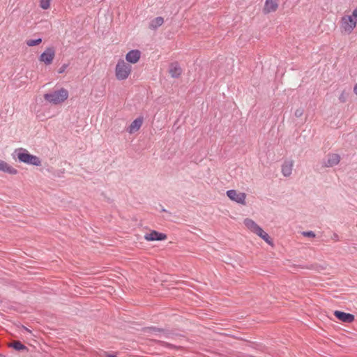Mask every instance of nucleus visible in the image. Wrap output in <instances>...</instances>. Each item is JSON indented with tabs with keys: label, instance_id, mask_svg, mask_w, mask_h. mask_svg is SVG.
I'll list each match as a JSON object with an SVG mask.
<instances>
[{
	"label": "nucleus",
	"instance_id": "18",
	"mask_svg": "<svg viewBox=\"0 0 357 357\" xmlns=\"http://www.w3.org/2000/svg\"><path fill=\"white\" fill-rule=\"evenodd\" d=\"M26 44L29 47H33L40 45L42 43L41 38L38 39H28L26 40Z\"/></svg>",
	"mask_w": 357,
	"mask_h": 357
},
{
	"label": "nucleus",
	"instance_id": "20",
	"mask_svg": "<svg viewBox=\"0 0 357 357\" xmlns=\"http://www.w3.org/2000/svg\"><path fill=\"white\" fill-rule=\"evenodd\" d=\"M40 6L44 10L48 9L50 6V0H41Z\"/></svg>",
	"mask_w": 357,
	"mask_h": 357
},
{
	"label": "nucleus",
	"instance_id": "24",
	"mask_svg": "<svg viewBox=\"0 0 357 357\" xmlns=\"http://www.w3.org/2000/svg\"><path fill=\"white\" fill-rule=\"evenodd\" d=\"M107 357H116V356L111 355V354H107Z\"/></svg>",
	"mask_w": 357,
	"mask_h": 357
},
{
	"label": "nucleus",
	"instance_id": "23",
	"mask_svg": "<svg viewBox=\"0 0 357 357\" xmlns=\"http://www.w3.org/2000/svg\"><path fill=\"white\" fill-rule=\"evenodd\" d=\"M295 114L296 116H299L302 114V112L297 111V112H296Z\"/></svg>",
	"mask_w": 357,
	"mask_h": 357
},
{
	"label": "nucleus",
	"instance_id": "8",
	"mask_svg": "<svg viewBox=\"0 0 357 357\" xmlns=\"http://www.w3.org/2000/svg\"><path fill=\"white\" fill-rule=\"evenodd\" d=\"M280 0H265L263 13L265 15L275 13L279 8Z\"/></svg>",
	"mask_w": 357,
	"mask_h": 357
},
{
	"label": "nucleus",
	"instance_id": "15",
	"mask_svg": "<svg viewBox=\"0 0 357 357\" xmlns=\"http://www.w3.org/2000/svg\"><path fill=\"white\" fill-rule=\"evenodd\" d=\"M0 171L8 173L10 175H15L17 174V170L15 167L2 160H0Z\"/></svg>",
	"mask_w": 357,
	"mask_h": 357
},
{
	"label": "nucleus",
	"instance_id": "14",
	"mask_svg": "<svg viewBox=\"0 0 357 357\" xmlns=\"http://www.w3.org/2000/svg\"><path fill=\"white\" fill-rule=\"evenodd\" d=\"M142 123H143V118L142 117L137 118L128 126L127 131L130 134L135 133L140 129V128L142 126Z\"/></svg>",
	"mask_w": 357,
	"mask_h": 357
},
{
	"label": "nucleus",
	"instance_id": "19",
	"mask_svg": "<svg viewBox=\"0 0 357 357\" xmlns=\"http://www.w3.org/2000/svg\"><path fill=\"white\" fill-rule=\"evenodd\" d=\"M10 347H13L16 350H23L26 349V347L22 344L20 341H15L11 344Z\"/></svg>",
	"mask_w": 357,
	"mask_h": 357
},
{
	"label": "nucleus",
	"instance_id": "10",
	"mask_svg": "<svg viewBox=\"0 0 357 357\" xmlns=\"http://www.w3.org/2000/svg\"><path fill=\"white\" fill-rule=\"evenodd\" d=\"M167 238V235L163 233H160L157 231L152 230L151 232L144 235V239L147 241H164Z\"/></svg>",
	"mask_w": 357,
	"mask_h": 357
},
{
	"label": "nucleus",
	"instance_id": "4",
	"mask_svg": "<svg viewBox=\"0 0 357 357\" xmlns=\"http://www.w3.org/2000/svg\"><path fill=\"white\" fill-rule=\"evenodd\" d=\"M69 93L67 89L61 88L59 90L44 95V99L53 105H60L64 102L68 98Z\"/></svg>",
	"mask_w": 357,
	"mask_h": 357
},
{
	"label": "nucleus",
	"instance_id": "11",
	"mask_svg": "<svg viewBox=\"0 0 357 357\" xmlns=\"http://www.w3.org/2000/svg\"><path fill=\"white\" fill-rule=\"evenodd\" d=\"M141 57V52L138 50H133L128 52L126 55V60L131 64L137 63Z\"/></svg>",
	"mask_w": 357,
	"mask_h": 357
},
{
	"label": "nucleus",
	"instance_id": "17",
	"mask_svg": "<svg viewBox=\"0 0 357 357\" xmlns=\"http://www.w3.org/2000/svg\"><path fill=\"white\" fill-rule=\"evenodd\" d=\"M163 23H164L163 17H157L151 20V22H150L149 26L151 29H155L158 27L162 26Z\"/></svg>",
	"mask_w": 357,
	"mask_h": 357
},
{
	"label": "nucleus",
	"instance_id": "13",
	"mask_svg": "<svg viewBox=\"0 0 357 357\" xmlns=\"http://www.w3.org/2000/svg\"><path fill=\"white\" fill-rule=\"evenodd\" d=\"M294 161L291 159L285 160L282 165V174L284 176H289L292 173Z\"/></svg>",
	"mask_w": 357,
	"mask_h": 357
},
{
	"label": "nucleus",
	"instance_id": "2",
	"mask_svg": "<svg viewBox=\"0 0 357 357\" xmlns=\"http://www.w3.org/2000/svg\"><path fill=\"white\" fill-rule=\"evenodd\" d=\"M245 227L251 232L255 234L261 238L265 242L271 245H273V241L268 234L266 233L263 229L258 225L254 220L250 218H245L243 220Z\"/></svg>",
	"mask_w": 357,
	"mask_h": 357
},
{
	"label": "nucleus",
	"instance_id": "12",
	"mask_svg": "<svg viewBox=\"0 0 357 357\" xmlns=\"http://www.w3.org/2000/svg\"><path fill=\"white\" fill-rule=\"evenodd\" d=\"M334 315L340 321L344 323H351L354 321L355 319L354 315L338 310L334 312Z\"/></svg>",
	"mask_w": 357,
	"mask_h": 357
},
{
	"label": "nucleus",
	"instance_id": "9",
	"mask_svg": "<svg viewBox=\"0 0 357 357\" xmlns=\"http://www.w3.org/2000/svg\"><path fill=\"white\" fill-rule=\"evenodd\" d=\"M340 156L337 153H329L323 160V165L326 167H332L339 164Z\"/></svg>",
	"mask_w": 357,
	"mask_h": 357
},
{
	"label": "nucleus",
	"instance_id": "5",
	"mask_svg": "<svg viewBox=\"0 0 357 357\" xmlns=\"http://www.w3.org/2000/svg\"><path fill=\"white\" fill-rule=\"evenodd\" d=\"M15 153L16 154L19 161L21 162L34 166L41 165L40 159L38 156L29 153L25 149L20 148L15 149Z\"/></svg>",
	"mask_w": 357,
	"mask_h": 357
},
{
	"label": "nucleus",
	"instance_id": "7",
	"mask_svg": "<svg viewBox=\"0 0 357 357\" xmlns=\"http://www.w3.org/2000/svg\"><path fill=\"white\" fill-rule=\"evenodd\" d=\"M55 57V50L52 47H47L39 56V61L45 65H50Z\"/></svg>",
	"mask_w": 357,
	"mask_h": 357
},
{
	"label": "nucleus",
	"instance_id": "3",
	"mask_svg": "<svg viewBox=\"0 0 357 357\" xmlns=\"http://www.w3.org/2000/svg\"><path fill=\"white\" fill-rule=\"evenodd\" d=\"M132 66L123 59H119L115 66V77L119 81L127 79L132 73Z\"/></svg>",
	"mask_w": 357,
	"mask_h": 357
},
{
	"label": "nucleus",
	"instance_id": "21",
	"mask_svg": "<svg viewBox=\"0 0 357 357\" xmlns=\"http://www.w3.org/2000/svg\"><path fill=\"white\" fill-rule=\"evenodd\" d=\"M302 234L306 237H310V238L315 237V234L311 231H303V232H302Z\"/></svg>",
	"mask_w": 357,
	"mask_h": 357
},
{
	"label": "nucleus",
	"instance_id": "22",
	"mask_svg": "<svg viewBox=\"0 0 357 357\" xmlns=\"http://www.w3.org/2000/svg\"><path fill=\"white\" fill-rule=\"evenodd\" d=\"M67 68V65H63L59 69V73H63Z\"/></svg>",
	"mask_w": 357,
	"mask_h": 357
},
{
	"label": "nucleus",
	"instance_id": "16",
	"mask_svg": "<svg viewBox=\"0 0 357 357\" xmlns=\"http://www.w3.org/2000/svg\"><path fill=\"white\" fill-rule=\"evenodd\" d=\"M169 73L172 77L178 78L182 73V69L177 63H171Z\"/></svg>",
	"mask_w": 357,
	"mask_h": 357
},
{
	"label": "nucleus",
	"instance_id": "1",
	"mask_svg": "<svg viewBox=\"0 0 357 357\" xmlns=\"http://www.w3.org/2000/svg\"><path fill=\"white\" fill-rule=\"evenodd\" d=\"M357 26V6L351 12L345 13L340 20V29L344 34H350Z\"/></svg>",
	"mask_w": 357,
	"mask_h": 357
},
{
	"label": "nucleus",
	"instance_id": "6",
	"mask_svg": "<svg viewBox=\"0 0 357 357\" xmlns=\"http://www.w3.org/2000/svg\"><path fill=\"white\" fill-rule=\"evenodd\" d=\"M227 195L231 201L242 205L246 204V194L244 192H238L235 190H229L227 191Z\"/></svg>",
	"mask_w": 357,
	"mask_h": 357
}]
</instances>
